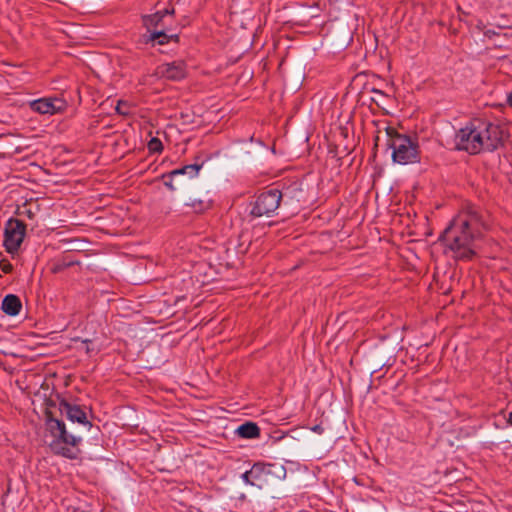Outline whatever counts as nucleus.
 <instances>
[{
    "label": "nucleus",
    "instance_id": "1",
    "mask_svg": "<svg viewBox=\"0 0 512 512\" xmlns=\"http://www.w3.org/2000/svg\"><path fill=\"white\" fill-rule=\"evenodd\" d=\"M485 229L486 225L475 209L459 212L440 236L446 254L455 260H472L476 255L477 241Z\"/></svg>",
    "mask_w": 512,
    "mask_h": 512
},
{
    "label": "nucleus",
    "instance_id": "2",
    "mask_svg": "<svg viewBox=\"0 0 512 512\" xmlns=\"http://www.w3.org/2000/svg\"><path fill=\"white\" fill-rule=\"evenodd\" d=\"M507 133L498 124L486 121H473L459 129L455 134V146L469 154L481 151H494L503 145Z\"/></svg>",
    "mask_w": 512,
    "mask_h": 512
},
{
    "label": "nucleus",
    "instance_id": "3",
    "mask_svg": "<svg viewBox=\"0 0 512 512\" xmlns=\"http://www.w3.org/2000/svg\"><path fill=\"white\" fill-rule=\"evenodd\" d=\"M387 146L392 150L393 162L408 165L420 162V150L416 140L398 133L394 128L387 127Z\"/></svg>",
    "mask_w": 512,
    "mask_h": 512
},
{
    "label": "nucleus",
    "instance_id": "4",
    "mask_svg": "<svg viewBox=\"0 0 512 512\" xmlns=\"http://www.w3.org/2000/svg\"><path fill=\"white\" fill-rule=\"evenodd\" d=\"M46 428L48 431L47 437L51 438V440L48 441L50 449L58 455L74 458V448L81 441V438L68 433L65 424L54 417H48L46 420Z\"/></svg>",
    "mask_w": 512,
    "mask_h": 512
},
{
    "label": "nucleus",
    "instance_id": "5",
    "mask_svg": "<svg viewBox=\"0 0 512 512\" xmlns=\"http://www.w3.org/2000/svg\"><path fill=\"white\" fill-rule=\"evenodd\" d=\"M26 233L25 224L14 218H10L6 224L4 229V247L6 251L14 255L18 252Z\"/></svg>",
    "mask_w": 512,
    "mask_h": 512
},
{
    "label": "nucleus",
    "instance_id": "6",
    "mask_svg": "<svg viewBox=\"0 0 512 512\" xmlns=\"http://www.w3.org/2000/svg\"><path fill=\"white\" fill-rule=\"evenodd\" d=\"M281 197V192L277 189L261 193L254 202L251 214L255 217L272 216L279 207Z\"/></svg>",
    "mask_w": 512,
    "mask_h": 512
},
{
    "label": "nucleus",
    "instance_id": "7",
    "mask_svg": "<svg viewBox=\"0 0 512 512\" xmlns=\"http://www.w3.org/2000/svg\"><path fill=\"white\" fill-rule=\"evenodd\" d=\"M251 474V485L262 487L264 484L269 482L270 476H276L278 478L285 476V468L282 465L277 464H266L257 462L249 469Z\"/></svg>",
    "mask_w": 512,
    "mask_h": 512
},
{
    "label": "nucleus",
    "instance_id": "8",
    "mask_svg": "<svg viewBox=\"0 0 512 512\" xmlns=\"http://www.w3.org/2000/svg\"><path fill=\"white\" fill-rule=\"evenodd\" d=\"M32 111L42 115H54L65 110L66 102L61 98H39L30 102Z\"/></svg>",
    "mask_w": 512,
    "mask_h": 512
},
{
    "label": "nucleus",
    "instance_id": "9",
    "mask_svg": "<svg viewBox=\"0 0 512 512\" xmlns=\"http://www.w3.org/2000/svg\"><path fill=\"white\" fill-rule=\"evenodd\" d=\"M59 410L62 416H65L73 423L83 425L87 430L92 428V423L87 419V413L79 405L71 404L62 401L59 405Z\"/></svg>",
    "mask_w": 512,
    "mask_h": 512
},
{
    "label": "nucleus",
    "instance_id": "10",
    "mask_svg": "<svg viewBox=\"0 0 512 512\" xmlns=\"http://www.w3.org/2000/svg\"><path fill=\"white\" fill-rule=\"evenodd\" d=\"M156 75L167 80L179 81L186 75V66L183 61L164 63L157 67Z\"/></svg>",
    "mask_w": 512,
    "mask_h": 512
},
{
    "label": "nucleus",
    "instance_id": "11",
    "mask_svg": "<svg viewBox=\"0 0 512 512\" xmlns=\"http://www.w3.org/2000/svg\"><path fill=\"white\" fill-rule=\"evenodd\" d=\"M98 232H104L106 234H116L117 231L112 229V226L117 225L120 222V217L114 214L111 209L98 206Z\"/></svg>",
    "mask_w": 512,
    "mask_h": 512
},
{
    "label": "nucleus",
    "instance_id": "12",
    "mask_svg": "<svg viewBox=\"0 0 512 512\" xmlns=\"http://www.w3.org/2000/svg\"><path fill=\"white\" fill-rule=\"evenodd\" d=\"M174 13V9L165 8L158 10L154 14L147 15L143 18L144 24L151 33L154 29H164L163 19Z\"/></svg>",
    "mask_w": 512,
    "mask_h": 512
},
{
    "label": "nucleus",
    "instance_id": "13",
    "mask_svg": "<svg viewBox=\"0 0 512 512\" xmlns=\"http://www.w3.org/2000/svg\"><path fill=\"white\" fill-rule=\"evenodd\" d=\"M21 307L22 305L20 299L12 294L5 296L1 306L3 312L9 316L18 315L21 310Z\"/></svg>",
    "mask_w": 512,
    "mask_h": 512
},
{
    "label": "nucleus",
    "instance_id": "14",
    "mask_svg": "<svg viewBox=\"0 0 512 512\" xmlns=\"http://www.w3.org/2000/svg\"><path fill=\"white\" fill-rule=\"evenodd\" d=\"M203 164H189L185 165L179 169L172 170L166 175H163V178H174L178 175H187L189 178H194L198 175L200 169Z\"/></svg>",
    "mask_w": 512,
    "mask_h": 512
},
{
    "label": "nucleus",
    "instance_id": "15",
    "mask_svg": "<svg viewBox=\"0 0 512 512\" xmlns=\"http://www.w3.org/2000/svg\"><path fill=\"white\" fill-rule=\"evenodd\" d=\"M150 40L159 45H163V44L168 43L170 40L177 41L178 35L177 34L168 35L163 28L154 29L150 33Z\"/></svg>",
    "mask_w": 512,
    "mask_h": 512
},
{
    "label": "nucleus",
    "instance_id": "16",
    "mask_svg": "<svg viewBox=\"0 0 512 512\" xmlns=\"http://www.w3.org/2000/svg\"><path fill=\"white\" fill-rule=\"evenodd\" d=\"M237 432L243 438L252 439L259 436L260 429L255 423L246 422L238 427Z\"/></svg>",
    "mask_w": 512,
    "mask_h": 512
},
{
    "label": "nucleus",
    "instance_id": "17",
    "mask_svg": "<svg viewBox=\"0 0 512 512\" xmlns=\"http://www.w3.org/2000/svg\"><path fill=\"white\" fill-rule=\"evenodd\" d=\"M185 205L193 209V211L201 213L211 207V202L204 199L190 198Z\"/></svg>",
    "mask_w": 512,
    "mask_h": 512
},
{
    "label": "nucleus",
    "instance_id": "18",
    "mask_svg": "<svg viewBox=\"0 0 512 512\" xmlns=\"http://www.w3.org/2000/svg\"><path fill=\"white\" fill-rule=\"evenodd\" d=\"M115 110L120 115L128 116L134 113L135 107L127 101L118 100Z\"/></svg>",
    "mask_w": 512,
    "mask_h": 512
},
{
    "label": "nucleus",
    "instance_id": "19",
    "mask_svg": "<svg viewBox=\"0 0 512 512\" xmlns=\"http://www.w3.org/2000/svg\"><path fill=\"white\" fill-rule=\"evenodd\" d=\"M148 149L150 152L159 153L163 150V145L160 139L153 137L148 142Z\"/></svg>",
    "mask_w": 512,
    "mask_h": 512
},
{
    "label": "nucleus",
    "instance_id": "20",
    "mask_svg": "<svg viewBox=\"0 0 512 512\" xmlns=\"http://www.w3.org/2000/svg\"><path fill=\"white\" fill-rule=\"evenodd\" d=\"M241 479L246 483V484H249L251 485V474H250V471L247 470L245 471L244 473H242L241 475Z\"/></svg>",
    "mask_w": 512,
    "mask_h": 512
},
{
    "label": "nucleus",
    "instance_id": "21",
    "mask_svg": "<svg viewBox=\"0 0 512 512\" xmlns=\"http://www.w3.org/2000/svg\"><path fill=\"white\" fill-rule=\"evenodd\" d=\"M165 186L168 187L171 191L176 190L175 186L173 185V178H165Z\"/></svg>",
    "mask_w": 512,
    "mask_h": 512
},
{
    "label": "nucleus",
    "instance_id": "22",
    "mask_svg": "<svg viewBox=\"0 0 512 512\" xmlns=\"http://www.w3.org/2000/svg\"><path fill=\"white\" fill-rule=\"evenodd\" d=\"M312 431L321 434L323 432V428L320 425H315L314 427H312Z\"/></svg>",
    "mask_w": 512,
    "mask_h": 512
},
{
    "label": "nucleus",
    "instance_id": "23",
    "mask_svg": "<svg viewBox=\"0 0 512 512\" xmlns=\"http://www.w3.org/2000/svg\"><path fill=\"white\" fill-rule=\"evenodd\" d=\"M507 103L510 107H512V90L507 93Z\"/></svg>",
    "mask_w": 512,
    "mask_h": 512
},
{
    "label": "nucleus",
    "instance_id": "24",
    "mask_svg": "<svg viewBox=\"0 0 512 512\" xmlns=\"http://www.w3.org/2000/svg\"><path fill=\"white\" fill-rule=\"evenodd\" d=\"M507 422L512 426V411L508 415Z\"/></svg>",
    "mask_w": 512,
    "mask_h": 512
},
{
    "label": "nucleus",
    "instance_id": "25",
    "mask_svg": "<svg viewBox=\"0 0 512 512\" xmlns=\"http://www.w3.org/2000/svg\"><path fill=\"white\" fill-rule=\"evenodd\" d=\"M10 269H11V265L10 264H7V265L3 266V271H5V272H8Z\"/></svg>",
    "mask_w": 512,
    "mask_h": 512
},
{
    "label": "nucleus",
    "instance_id": "26",
    "mask_svg": "<svg viewBox=\"0 0 512 512\" xmlns=\"http://www.w3.org/2000/svg\"><path fill=\"white\" fill-rule=\"evenodd\" d=\"M373 93H375V94H379V95H383L382 91L377 90V89H374V90H373Z\"/></svg>",
    "mask_w": 512,
    "mask_h": 512
}]
</instances>
